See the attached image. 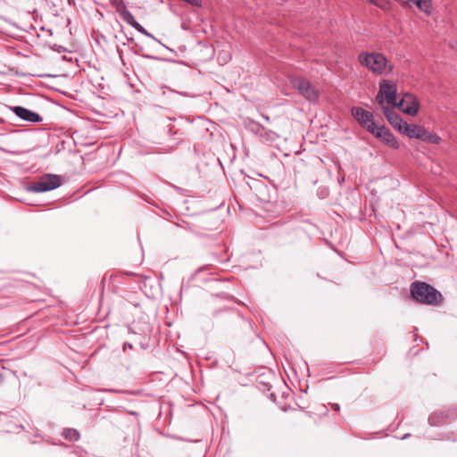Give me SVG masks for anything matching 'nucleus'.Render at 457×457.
<instances>
[{
    "label": "nucleus",
    "mask_w": 457,
    "mask_h": 457,
    "mask_svg": "<svg viewBox=\"0 0 457 457\" xmlns=\"http://www.w3.org/2000/svg\"><path fill=\"white\" fill-rule=\"evenodd\" d=\"M410 291L412 298L422 304L436 306L441 304L444 299L438 290L426 282H412Z\"/></svg>",
    "instance_id": "obj_1"
},
{
    "label": "nucleus",
    "mask_w": 457,
    "mask_h": 457,
    "mask_svg": "<svg viewBox=\"0 0 457 457\" xmlns=\"http://www.w3.org/2000/svg\"><path fill=\"white\" fill-rule=\"evenodd\" d=\"M358 60L362 66L376 74H389L394 69V66L388 62L386 56L380 53L361 52L358 56Z\"/></svg>",
    "instance_id": "obj_2"
},
{
    "label": "nucleus",
    "mask_w": 457,
    "mask_h": 457,
    "mask_svg": "<svg viewBox=\"0 0 457 457\" xmlns=\"http://www.w3.org/2000/svg\"><path fill=\"white\" fill-rule=\"evenodd\" d=\"M397 87L396 84L390 80H382L379 83V90L376 96V102L383 108V106L396 107Z\"/></svg>",
    "instance_id": "obj_3"
},
{
    "label": "nucleus",
    "mask_w": 457,
    "mask_h": 457,
    "mask_svg": "<svg viewBox=\"0 0 457 457\" xmlns=\"http://www.w3.org/2000/svg\"><path fill=\"white\" fill-rule=\"evenodd\" d=\"M410 138H417L422 141H427L433 144H438L441 138L436 134H431L428 129L422 126L416 124H404V127L401 132Z\"/></svg>",
    "instance_id": "obj_4"
},
{
    "label": "nucleus",
    "mask_w": 457,
    "mask_h": 457,
    "mask_svg": "<svg viewBox=\"0 0 457 457\" xmlns=\"http://www.w3.org/2000/svg\"><path fill=\"white\" fill-rule=\"evenodd\" d=\"M62 184L61 177L54 174H46L37 182L30 185V192L42 193L54 190Z\"/></svg>",
    "instance_id": "obj_5"
},
{
    "label": "nucleus",
    "mask_w": 457,
    "mask_h": 457,
    "mask_svg": "<svg viewBox=\"0 0 457 457\" xmlns=\"http://www.w3.org/2000/svg\"><path fill=\"white\" fill-rule=\"evenodd\" d=\"M293 86L309 102L315 103L319 99V92L312 84L303 78H296L292 80Z\"/></svg>",
    "instance_id": "obj_6"
},
{
    "label": "nucleus",
    "mask_w": 457,
    "mask_h": 457,
    "mask_svg": "<svg viewBox=\"0 0 457 457\" xmlns=\"http://www.w3.org/2000/svg\"><path fill=\"white\" fill-rule=\"evenodd\" d=\"M351 113L363 129L370 134L374 133V129L378 126L376 125L373 114L370 112H368L361 107H353Z\"/></svg>",
    "instance_id": "obj_7"
},
{
    "label": "nucleus",
    "mask_w": 457,
    "mask_h": 457,
    "mask_svg": "<svg viewBox=\"0 0 457 457\" xmlns=\"http://www.w3.org/2000/svg\"><path fill=\"white\" fill-rule=\"evenodd\" d=\"M371 134L391 148L398 149L400 146L395 137L385 126H378Z\"/></svg>",
    "instance_id": "obj_8"
},
{
    "label": "nucleus",
    "mask_w": 457,
    "mask_h": 457,
    "mask_svg": "<svg viewBox=\"0 0 457 457\" xmlns=\"http://www.w3.org/2000/svg\"><path fill=\"white\" fill-rule=\"evenodd\" d=\"M396 107L409 115H415L419 112L420 104L412 95L404 94Z\"/></svg>",
    "instance_id": "obj_9"
},
{
    "label": "nucleus",
    "mask_w": 457,
    "mask_h": 457,
    "mask_svg": "<svg viewBox=\"0 0 457 457\" xmlns=\"http://www.w3.org/2000/svg\"><path fill=\"white\" fill-rule=\"evenodd\" d=\"M394 107L383 106L381 108L384 115L386 116L387 121L399 132H402L405 121L402 120V118L393 110Z\"/></svg>",
    "instance_id": "obj_10"
},
{
    "label": "nucleus",
    "mask_w": 457,
    "mask_h": 457,
    "mask_svg": "<svg viewBox=\"0 0 457 457\" xmlns=\"http://www.w3.org/2000/svg\"><path fill=\"white\" fill-rule=\"evenodd\" d=\"M21 429H23V426L18 422L16 418H7L4 421V430L7 433H18Z\"/></svg>",
    "instance_id": "obj_11"
},
{
    "label": "nucleus",
    "mask_w": 457,
    "mask_h": 457,
    "mask_svg": "<svg viewBox=\"0 0 457 457\" xmlns=\"http://www.w3.org/2000/svg\"><path fill=\"white\" fill-rule=\"evenodd\" d=\"M119 12H120V15L122 18V20L125 22H127L128 24H129L131 27H133L134 29L136 28V26H137V24H139V22H137L136 21L133 14L129 10H127V8L125 6Z\"/></svg>",
    "instance_id": "obj_12"
},
{
    "label": "nucleus",
    "mask_w": 457,
    "mask_h": 457,
    "mask_svg": "<svg viewBox=\"0 0 457 457\" xmlns=\"http://www.w3.org/2000/svg\"><path fill=\"white\" fill-rule=\"evenodd\" d=\"M62 436L65 439L71 442H76L79 439V432L75 428H66L62 432Z\"/></svg>",
    "instance_id": "obj_13"
},
{
    "label": "nucleus",
    "mask_w": 457,
    "mask_h": 457,
    "mask_svg": "<svg viewBox=\"0 0 457 457\" xmlns=\"http://www.w3.org/2000/svg\"><path fill=\"white\" fill-rule=\"evenodd\" d=\"M41 32L42 34H39L37 30V29L30 25V37L36 36L37 37H43L46 41L52 36V33L50 30H46L44 27H41Z\"/></svg>",
    "instance_id": "obj_14"
},
{
    "label": "nucleus",
    "mask_w": 457,
    "mask_h": 457,
    "mask_svg": "<svg viewBox=\"0 0 457 457\" xmlns=\"http://www.w3.org/2000/svg\"><path fill=\"white\" fill-rule=\"evenodd\" d=\"M11 110L23 120L29 121V109L21 106H14L11 107Z\"/></svg>",
    "instance_id": "obj_15"
},
{
    "label": "nucleus",
    "mask_w": 457,
    "mask_h": 457,
    "mask_svg": "<svg viewBox=\"0 0 457 457\" xmlns=\"http://www.w3.org/2000/svg\"><path fill=\"white\" fill-rule=\"evenodd\" d=\"M420 11L429 13L430 12V2L429 0H414L412 2Z\"/></svg>",
    "instance_id": "obj_16"
},
{
    "label": "nucleus",
    "mask_w": 457,
    "mask_h": 457,
    "mask_svg": "<svg viewBox=\"0 0 457 457\" xmlns=\"http://www.w3.org/2000/svg\"><path fill=\"white\" fill-rule=\"evenodd\" d=\"M366 1L371 4H374L375 6L382 9L383 11H387L390 9L389 0H366Z\"/></svg>",
    "instance_id": "obj_17"
},
{
    "label": "nucleus",
    "mask_w": 457,
    "mask_h": 457,
    "mask_svg": "<svg viewBox=\"0 0 457 457\" xmlns=\"http://www.w3.org/2000/svg\"><path fill=\"white\" fill-rule=\"evenodd\" d=\"M261 137L264 141L273 142L278 138V135L273 131H264L263 133L261 134Z\"/></svg>",
    "instance_id": "obj_18"
},
{
    "label": "nucleus",
    "mask_w": 457,
    "mask_h": 457,
    "mask_svg": "<svg viewBox=\"0 0 457 457\" xmlns=\"http://www.w3.org/2000/svg\"><path fill=\"white\" fill-rule=\"evenodd\" d=\"M135 29H137L139 33L143 34L144 36L157 41L155 37L150 32H148L140 23L137 24V26H136Z\"/></svg>",
    "instance_id": "obj_19"
},
{
    "label": "nucleus",
    "mask_w": 457,
    "mask_h": 457,
    "mask_svg": "<svg viewBox=\"0 0 457 457\" xmlns=\"http://www.w3.org/2000/svg\"><path fill=\"white\" fill-rule=\"evenodd\" d=\"M42 117L39 116L37 113L30 111V123L39 122L42 121Z\"/></svg>",
    "instance_id": "obj_20"
},
{
    "label": "nucleus",
    "mask_w": 457,
    "mask_h": 457,
    "mask_svg": "<svg viewBox=\"0 0 457 457\" xmlns=\"http://www.w3.org/2000/svg\"><path fill=\"white\" fill-rule=\"evenodd\" d=\"M30 76L44 77V76H46V74L38 72V71H33V72H30Z\"/></svg>",
    "instance_id": "obj_21"
},
{
    "label": "nucleus",
    "mask_w": 457,
    "mask_h": 457,
    "mask_svg": "<svg viewBox=\"0 0 457 457\" xmlns=\"http://www.w3.org/2000/svg\"><path fill=\"white\" fill-rule=\"evenodd\" d=\"M333 408H334L335 411H338L339 410V404H337V403L333 404Z\"/></svg>",
    "instance_id": "obj_22"
},
{
    "label": "nucleus",
    "mask_w": 457,
    "mask_h": 457,
    "mask_svg": "<svg viewBox=\"0 0 457 457\" xmlns=\"http://www.w3.org/2000/svg\"><path fill=\"white\" fill-rule=\"evenodd\" d=\"M435 418H436V415L431 416V417L429 418V421H430V422H432V421H433V420H434Z\"/></svg>",
    "instance_id": "obj_23"
},
{
    "label": "nucleus",
    "mask_w": 457,
    "mask_h": 457,
    "mask_svg": "<svg viewBox=\"0 0 457 457\" xmlns=\"http://www.w3.org/2000/svg\"><path fill=\"white\" fill-rule=\"evenodd\" d=\"M16 199H17V200H19L20 202H22V201H23V199H21V198H18V197H16Z\"/></svg>",
    "instance_id": "obj_24"
}]
</instances>
